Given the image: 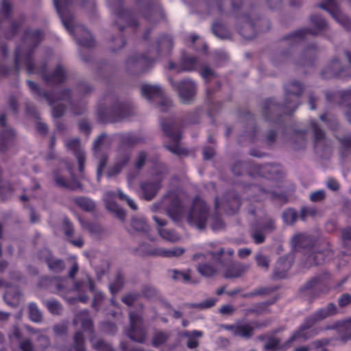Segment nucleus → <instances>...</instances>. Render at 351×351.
I'll list each match as a JSON object with an SVG mask.
<instances>
[{
	"label": "nucleus",
	"instance_id": "obj_1",
	"mask_svg": "<svg viewBox=\"0 0 351 351\" xmlns=\"http://www.w3.org/2000/svg\"><path fill=\"white\" fill-rule=\"evenodd\" d=\"M285 101L279 104L273 98L263 102L262 114L265 121L280 125L285 115L291 116L300 104V97L304 91V85L296 80H292L284 86Z\"/></svg>",
	"mask_w": 351,
	"mask_h": 351
},
{
	"label": "nucleus",
	"instance_id": "obj_2",
	"mask_svg": "<svg viewBox=\"0 0 351 351\" xmlns=\"http://www.w3.org/2000/svg\"><path fill=\"white\" fill-rule=\"evenodd\" d=\"M173 39L168 34H160L151 45L145 54L130 56L126 60V69L131 74L139 75L153 67L157 58L169 56L173 49Z\"/></svg>",
	"mask_w": 351,
	"mask_h": 351
},
{
	"label": "nucleus",
	"instance_id": "obj_3",
	"mask_svg": "<svg viewBox=\"0 0 351 351\" xmlns=\"http://www.w3.org/2000/svg\"><path fill=\"white\" fill-rule=\"evenodd\" d=\"M226 0H217V6L220 14H223V4ZM232 7V14L237 21L239 34L245 39L251 40L258 33L267 32L271 28L270 22L265 18H254V10L249 13L241 14L244 0H230Z\"/></svg>",
	"mask_w": 351,
	"mask_h": 351
},
{
	"label": "nucleus",
	"instance_id": "obj_4",
	"mask_svg": "<svg viewBox=\"0 0 351 351\" xmlns=\"http://www.w3.org/2000/svg\"><path fill=\"white\" fill-rule=\"evenodd\" d=\"M87 0H53V4L64 27L71 34L78 45L90 49L95 46L91 33L82 25L75 24V16L71 10L73 5L79 2L82 7Z\"/></svg>",
	"mask_w": 351,
	"mask_h": 351
},
{
	"label": "nucleus",
	"instance_id": "obj_5",
	"mask_svg": "<svg viewBox=\"0 0 351 351\" xmlns=\"http://www.w3.org/2000/svg\"><path fill=\"white\" fill-rule=\"evenodd\" d=\"M44 32L40 29H32L26 28L23 32L22 42L27 46L23 51L22 47L19 45L14 51V72L19 75L21 69L22 55L24 56V63L26 66L27 74H34L36 72V64L33 60L35 49L44 38Z\"/></svg>",
	"mask_w": 351,
	"mask_h": 351
},
{
	"label": "nucleus",
	"instance_id": "obj_6",
	"mask_svg": "<svg viewBox=\"0 0 351 351\" xmlns=\"http://www.w3.org/2000/svg\"><path fill=\"white\" fill-rule=\"evenodd\" d=\"M107 2L115 16L114 25L118 27L121 34L119 37L112 39L114 45L112 51H117L126 45L125 38L123 35L125 28L127 27L136 28L139 25L136 19L138 12L134 10L125 9L123 7L124 0H107Z\"/></svg>",
	"mask_w": 351,
	"mask_h": 351
},
{
	"label": "nucleus",
	"instance_id": "obj_7",
	"mask_svg": "<svg viewBox=\"0 0 351 351\" xmlns=\"http://www.w3.org/2000/svg\"><path fill=\"white\" fill-rule=\"evenodd\" d=\"M347 280L348 277H346L335 284L333 276L328 271H323L308 280L300 287V291L309 302H313L322 295L328 294L332 289L340 288Z\"/></svg>",
	"mask_w": 351,
	"mask_h": 351
},
{
	"label": "nucleus",
	"instance_id": "obj_8",
	"mask_svg": "<svg viewBox=\"0 0 351 351\" xmlns=\"http://www.w3.org/2000/svg\"><path fill=\"white\" fill-rule=\"evenodd\" d=\"M247 173L253 178L260 177L267 180L278 181L284 177L282 167L277 164L258 165L250 161L235 162L232 167V171L235 176Z\"/></svg>",
	"mask_w": 351,
	"mask_h": 351
},
{
	"label": "nucleus",
	"instance_id": "obj_9",
	"mask_svg": "<svg viewBox=\"0 0 351 351\" xmlns=\"http://www.w3.org/2000/svg\"><path fill=\"white\" fill-rule=\"evenodd\" d=\"M160 126L165 135L171 143L165 145V147L178 156L186 155L187 150L180 145L182 139V125L174 119H161Z\"/></svg>",
	"mask_w": 351,
	"mask_h": 351
},
{
	"label": "nucleus",
	"instance_id": "obj_10",
	"mask_svg": "<svg viewBox=\"0 0 351 351\" xmlns=\"http://www.w3.org/2000/svg\"><path fill=\"white\" fill-rule=\"evenodd\" d=\"M132 113L133 108L129 103L117 101L110 108L99 105L97 117L101 123H115L130 117Z\"/></svg>",
	"mask_w": 351,
	"mask_h": 351
},
{
	"label": "nucleus",
	"instance_id": "obj_11",
	"mask_svg": "<svg viewBox=\"0 0 351 351\" xmlns=\"http://www.w3.org/2000/svg\"><path fill=\"white\" fill-rule=\"evenodd\" d=\"M310 20L313 28L304 27L298 29L285 36L283 40L287 41L291 47H293L302 40L306 35H317L327 27L328 25L326 20L319 15H311Z\"/></svg>",
	"mask_w": 351,
	"mask_h": 351
},
{
	"label": "nucleus",
	"instance_id": "obj_12",
	"mask_svg": "<svg viewBox=\"0 0 351 351\" xmlns=\"http://www.w3.org/2000/svg\"><path fill=\"white\" fill-rule=\"evenodd\" d=\"M141 15L150 23H158L165 19V14L159 0H136Z\"/></svg>",
	"mask_w": 351,
	"mask_h": 351
},
{
	"label": "nucleus",
	"instance_id": "obj_13",
	"mask_svg": "<svg viewBox=\"0 0 351 351\" xmlns=\"http://www.w3.org/2000/svg\"><path fill=\"white\" fill-rule=\"evenodd\" d=\"M26 82L32 94L35 96L36 99L44 98L49 105H52L59 100L71 101L72 90L70 88H64L56 94L41 88L37 83L30 80H27Z\"/></svg>",
	"mask_w": 351,
	"mask_h": 351
},
{
	"label": "nucleus",
	"instance_id": "obj_14",
	"mask_svg": "<svg viewBox=\"0 0 351 351\" xmlns=\"http://www.w3.org/2000/svg\"><path fill=\"white\" fill-rule=\"evenodd\" d=\"M224 249L221 248L218 252H213V259L224 269L223 276L225 278H235L241 276L250 267L248 265L239 262H233L230 259L222 260Z\"/></svg>",
	"mask_w": 351,
	"mask_h": 351
},
{
	"label": "nucleus",
	"instance_id": "obj_15",
	"mask_svg": "<svg viewBox=\"0 0 351 351\" xmlns=\"http://www.w3.org/2000/svg\"><path fill=\"white\" fill-rule=\"evenodd\" d=\"M162 170L156 173V180L154 181L144 180L140 182V195L146 201L153 199L162 187L164 174L167 171L166 165L160 162L156 165Z\"/></svg>",
	"mask_w": 351,
	"mask_h": 351
},
{
	"label": "nucleus",
	"instance_id": "obj_16",
	"mask_svg": "<svg viewBox=\"0 0 351 351\" xmlns=\"http://www.w3.org/2000/svg\"><path fill=\"white\" fill-rule=\"evenodd\" d=\"M345 54L350 63V66H342L340 60L337 58H335L322 71L321 75L323 78H337L345 80L348 77H351V52L346 51Z\"/></svg>",
	"mask_w": 351,
	"mask_h": 351
},
{
	"label": "nucleus",
	"instance_id": "obj_17",
	"mask_svg": "<svg viewBox=\"0 0 351 351\" xmlns=\"http://www.w3.org/2000/svg\"><path fill=\"white\" fill-rule=\"evenodd\" d=\"M47 63L44 62L40 66H36V72L40 75L42 80L47 86L62 84L67 80V73L65 68L60 64H58L51 73L47 72Z\"/></svg>",
	"mask_w": 351,
	"mask_h": 351
},
{
	"label": "nucleus",
	"instance_id": "obj_18",
	"mask_svg": "<svg viewBox=\"0 0 351 351\" xmlns=\"http://www.w3.org/2000/svg\"><path fill=\"white\" fill-rule=\"evenodd\" d=\"M246 192H252L248 196V200L253 203H260L270 196L271 200L278 199L285 204L288 201L287 196L285 193H277L270 191L262 186L257 184H250L246 187Z\"/></svg>",
	"mask_w": 351,
	"mask_h": 351
},
{
	"label": "nucleus",
	"instance_id": "obj_19",
	"mask_svg": "<svg viewBox=\"0 0 351 351\" xmlns=\"http://www.w3.org/2000/svg\"><path fill=\"white\" fill-rule=\"evenodd\" d=\"M334 253L330 249L329 243L324 242L322 243V247H315L310 252L303 261V266L308 268L313 266L322 265L327 261L332 258Z\"/></svg>",
	"mask_w": 351,
	"mask_h": 351
},
{
	"label": "nucleus",
	"instance_id": "obj_20",
	"mask_svg": "<svg viewBox=\"0 0 351 351\" xmlns=\"http://www.w3.org/2000/svg\"><path fill=\"white\" fill-rule=\"evenodd\" d=\"M241 204L239 195L234 191H229L225 193L221 199L215 198V208L216 210L223 208L227 214L233 215L239 210Z\"/></svg>",
	"mask_w": 351,
	"mask_h": 351
},
{
	"label": "nucleus",
	"instance_id": "obj_21",
	"mask_svg": "<svg viewBox=\"0 0 351 351\" xmlns=\"http://www.w3.org/2000/svg\"><path fill=\"white\" fill-rule=\"evenodd\" d=\"M129 317L130 328L127 332V335L134 341L143 343L146 338L147 331L143 325L142 316L136 312H130Z\"/></svg>",
	"mask_w": 351,
	"mask_h": 351
},
{
	"label": "nucleus",
	"instance_id": "obj_22",
	"mask_svg": "<svg viewBox=\"0 0 351 351\" xmlns=\"http://www.w3.org/2000/svg\"><path fill=\"white\" fill-rule=\"evenodd\" d=\"M12 6L8 0H2L1 12L3 14L5 19L8 20L10 27L8 30L4 32V36L6 39H12L17 34L19 29L25 21L23 15H21L18 21L14 20L11 17Z\"/></svg>",
	"mask_w": 351,
	"mask_h": 351
},
{
	"label": "nucleus",
	"instance_id": "obj_23",
	"mask_svg": "<svg viewBox=\"0 0 351 351\" xmlns=\"http://www.w3.org/2000/svg\"><path fill=\"white\" fill-rule=\"evenodd\" d=\"M318 7L328 12L348 32H351V19L343 14L335 0H324Z\"/></svg>",
	"mask_w": 351,
	"mask_h": 351
},
{
	"label": "nucleus",
	"instance_id": "obj_24",
	"mask_svg": "<svg viewBox=\"0 0 351 351\" xmlns=\"http://www.w3.org/2000/svg\"><path fill=\"white\" fill-rule=\"evenodd\" d=\"M141 89L142 96L147 100H151L154 98L161 99L160 106L162 112L167 111L171 106V101L165 97L164 92L160 86L143 84Z\"/></svg>",
	"mask_w": 351,
	"mask_h": 351
},
{
	"label": "nucleus",
	"instance_id": "obj_25",
	"mask_svg": "<svg viewBox=\"0 0 351 351\" xmlns=\"http://www.w3.org/2000/svg\"><path fill=\"white\" fill-rule=\"evenodd\" d=\"M294 250L306 256L315 247L314 237L303 233L294 235L291 239Z\"/></svg>",
	"mask_w": 351,
	"mask_h": 351
},
{
	"label": "nucleus",
	"instance_id": "obj_26",
	"mask_svg": "<svg viewBox=\"0 0 351 351\" xmlns=\"http://www.w3.org/2000/svg\"><path fill=\"white\" fill-rule=\"evenodd\" d=\"M169 82L174 90L178 91L182 103L189 104L195 95V84L189 80H184L180 82H174L169 79Z\"/></svg>",
	"mask_w": 351,
	"mask_h": 351
},
{
	"label": "nucleus",
	"instance_id": "obj_27",
	"mask_svg": "<svg viewBox=\"0 0 351 351\" xmlns=\"http://www.w3.org/2000/svg\"><path fill=\"white\" fill-rule=\"evenodd\" d=\"M164 199H169L167 208L169 217L176 223L180 222L185 212V208L179 197L173 193H169L165 197Z\"/></svg>",
	"mask_w": 351,
	"mask_h": 351
},
{
	"label": "nucleus",
	"instance_id": "obj_28",
	"mask_svg": "<svg viewBox=\"0 0 351 351\" xmlns=\"http://www.w3.org/2000/svg\"><path fill=\"white\" fill-rule=\"evenodd\" d=\"M85 288H88L89 291L92 293H94L95 291V282L89 276H87L85 280H80L75 282L74 289L79 292V296L77 298H70L69 302L74 304L75 301H80L82 303H86L88 300V296L82 292Z\"/></svg>",
	"mask_w": 351,
	"mask_h": 351
},
{
	"label": "nucleus",
	"instance_id": "obj_29",
	"mask_svg": "<svg viewBox=\"0 0 351 351\" xmlns=\"http://www.w3.org/2000/svg\"><path fill=\"white\" fill-rule=\"evenodd\" d=\"M38 255V258L47 265L51 271L60 273L64 269L65 265L63 260L54 257L49 249H41Z\"/></svg>",
	"mask_w": 351,
	"mask_h": 351
},
{
	"label": "nucleus",
	"instance_id": "obj_30",
	"mask_svg": "<svg viewBox=\"0 0 351 351\" xmlns=\"http://www.w3.org/2000/svg\"><path fill=\"white\" fill-rule=\"evenodd\" d=\"M324 330H325L324 328L322 327L315 328L311 330H308L300 325L298 329L295 330L286 341L285 346L289 347L294 341L298 340L306 341Z\"/></svg>",
	"mask_w": 351,
	"mask_h": 351
},
{
	"label": "nucleus",
	"instance_id": "obj_31",
	"mask_svg": "<svg viewBox=\"0 0 351 351\" xmlns=\"http://www.w3.org/2000/svg\"><path fill=\"white\" fill-rule=\"evenodd\" d=\"M73 322L74 325L80 323L82 330L89 335L90 341L92 342L95 335V330L89 312L87 310L80 311L75 315Z\"/></svg>",
	"mask_w": 351,
	"mask_h": 351
},
{
	"label": "nucleus",
	"instance_id": "obj_32",
	"mask_svg": "<svg viewBox=\"0 0 351 351\" xmlns=\"http://www.w3.org/2000/svg\"><path fill=\"white\" fill-rule=\"evenodd\" d=\"M324 330H336L340 335V340L343 342H347L351 340V317L337 321L333 325H327L324 327Z\"/></svg>",
	"mask_w": 351,
	"mask_h": 351
},
{
	"label": "nucleus",
	"instance_id": "obj_33",
	"mask_svg": "<svg viewBox=\"0 0 351 351\" xmlns=\"http://www.w3.org/2000/svg\"><path fill=\"white\" fill-rule=\"evenodd\" d=\"M293 265V258L291 256H282L276 263L273 278L283 279L288 276L289 270Z\"/></svg>",
	"mask_w": 351,
	"mask_h": 351
},
{
	"label": "nucleus",
	"instance_id": "obj_34",
	"mask_svg": "<svg viewBox=\"0 0 351 351\" xmlns=\"http://www.w3.org/2000/svg\"><path fill=\"white\" fill-rule=\"evenodd\" d=\"M197 62V58L188 56L186 52L182 53L179 64L170 62L169 69H176L178 71H190L194 70Z\"/></svg>",
	"mask_w": 351,
	"mask_h": 351
},
{
	"label": "nucleus",
	"instance_id": "obj_35",
	"mask_svg": "<svg viewBox=\"0 0 351 351\" xmlns=\"http://www.w3.org/2000/svg\"><path fill=\"white\" fill-rule=\"evenodd\" d=\"M338 96L343 101H350L347 105L348 110L346 112V117L348 121L351 123V87L347 90H343L338 92L328 91L326 93V98L328 102H333L335 97Z\"/></svg>",
	"mask_w": 351,
	"mask_h": 351
},
{
	"label": "nucleus",
	"instance_id": "obj_36",
	"mask_svg": "<svg viewBox=\"0 0 351 351\" xmlns=\"http://www.w3.org/2000/svg\"><path fill=\"white\" fill-rule=\"evenodd\" d=\"M72 179L71 180H67L62 176L58 174L57 171L53 172V180L56 184L63 189H67L71 190H76L82 187V184L74 178V176L71 172Z\"/></svg>",
	"mask_w": 351,
	"mask_h": 351
},
{
	"label": "nucleus",
	"instance_id": "obj_37",
	"mask_svg": "<svg viewBox=\"0 0 351 351\" xmlns=\"http://www.w3.org/2000/svg\"><path fill=\"white\" fill-rule=\"evenodd\" d=\"M63 229L68 241L73 245L82 247L84 245V240L82 237H78L77 239H73L74 228L73 223L68 218H64L63 220Z\"/></svg>",
	"mask_w": 351,
	"mask_h": 351
},
{
	"label": "nucleus",
	"instance_id": "obj_38",
	"mask_svg": "<svg viewBox=\"0 0 351 351\" xmlns=\"http://www.w3.org/2000/svg\"><path fill=\"white\" fill-rule=\"evenodd\" d=\"M211 252L209 253L211 262L209 263L199 265V273L206 277H211L217 274L219 270L222 269V267L216 262L213 257Z\"/></svg>",
	"mask_w": 351,
	"mask_h": 351
},
{
	"label": "nucleus",
	"instance_id": "obj_39",
	"mask_svg": "<svg viewBox=\"0 0 351 351\" xmlns=\"http://www.w3.org/2000/svg\"><path fill=\"white\" fill-rule=\"evenodd\" d=\"M314 313L319 321L321 322L328 317L337 315L339 311L335 303L329 302L326 306L318 308Z\"/></svg>",
	"mask_w": 351,
	"mask_h": 351
},
{
	"label": "nucleus",
	"instance_id": "obj_40",
	"mask_svg": "<svg viewBox=\"0 0 351 351\" xmlns=\"http://www.w3.org/2000/svg\"><path fill=\"white\" fill-rule=\"evenodd\" d=\"M15 132L10 128L5 129L0 132V152H5L14 141Z\"/></svg>",
	"mask_w": 351,
	"mask_h": 351
},
{
	"label": "nucleus",
	"instance_id": "obj_41",
	"mask_svg": "<svg viewBox=\"0 0 351 351\" xmlns=\"http://www.w3.org/2000/svg\"><path fill=\"white\" fill-rule=\"evenodd\" d=\"M292 147L295 150L304 149L307 144L306 131L295 130L292 136Z\"/></svg>",
	"mask_w": 351,
	"mask_h": 351
},
{
	"label": "nucleus",
	"instance_id": "obj_42",
	"mask_svg": "<svg viewBox=\"0 0 351 351\" xmlns=\"http://www.w3.org/2000/svg\"><path fill=\"white\" fill-rule=\"evenodd\" d=\"M243 118H245L247 121L252 122L253 126L251 131H245L244 134L241 135L239 141H242L243 137H247L250 141V143H254L256 139V134L258 132V128L254 125V115L251 113L250 111H247L241 115Z\"/></svg>",
	"mask_w": 351,
	"mask_h": 351
},
{
	"label": "nucleus",
	"instance_id": "obj_43",
	"mask_svg": "<svg viewBox=\"0 0 351 351\" xmlns=\"http://www.w3.org/2000/svg\"><path fill=\"white\" fill-rule=\"evenodd\" d=\"M185 250L182 247H173L172 249H165L161 247L160 249L155 250L152 252V254L159 255L162 257H178L184 253Z\"/></svg>",
	"mask_w": 351,
	"mask_h": 351
},
{
	"label": "nucleus",
	"instance_id": "obj_44",
	"mask_svg": "<svg viewBox=\"0 0 351 351\" xmlns=\"http://www.w3.org/2000/svg\"><path fill=\"white\" fill-rule=\"evenodd\" d=\"M253 224L265 232H271L276 228L275 220L267 216L264 217L262 219H257Z\"/></svg>",
	"mask_w": 351,
	"mask_h": 351
},
{
	"label": "nucleus",
	"instance_id": "obj_45",
	"mask_svg": "<svg viewBox=\"0 0 351 351\" xmlns=\"http://www.w3.org/2000/svg\"><path fill=\"white\" fill-rule=\"evenodd\" d=\"M120 139L123 145L130 147L145 142V139L143 137L134 133L122 134L120 135Z\"/></svg>",
	"mask_w": 351,
	"mask_h": 351
},
{
	"label": "nucleus",
	"instance_id": "obj_46",
	"mask_svg": "<svg viewBox=\"0 0 351 351\" xmlns=\"http://www.w3.org/2000/svg\"><path fill=\"white\" fill-rule=\"evenodd\" d=\"M311 127L314 133V147L317 151L319 143L324 142L325 140V132L319 127L315 120L311 121Z\"/></svg>",
	"mask_w": 351,
	"mask_h": 351
},
{
	"label": "nucleus",
	"instance_id": "obj_47",
	"mask_svg": "<svg viewBox=\"0 0 351 351\" xmlns=\"http://www.w3.org/2000/svg\"><path fill=\"white\" fill-rule=\"evenodd\" d=\"M130 160L129 154H125L120 158V160L116 162L112 167H111L108 172L109 176H114L119 173L121 170L125 167Z\"/></svg>",
	"mask_w": 351,
	"mask_h": 351
},
{
	"label": "nucleus",
	"instance_id": "obj_48",
	"mask_svg": "<svg viewBox=\"0 0 351 351\" xmlns=\"http://www.w3.org/2000/svg\"><path fill=\"white\" fill-rule=\"evenodd\" d=\"M287 346L280 345V339L277 337H268L267 342L263 346V350L265 351H278L283 350Z\"/></svg>",
	"mask_w": 351,
	"mask_h": 351
},
{
	"label": "nucleus",
	"instance_id": "obj_49",
	"mask_svg": "<svg viewBox=\"0 0 351 351\" xmlns=\"http://www.w3.org/2000/svg\"><path fill=\"white\" fill-rule=\"evenodd\" d=\"M130 226L132 228L138 232L148 233L149 226L146 221L141 218L133 217L131 219Z\"/></svg>",
	"mask_w": 351,
	"mask_h": 351
},
{
	"label": "nucleus",
	"instance_id": "obj_50",
	"mask_svg": "<svg viewBox=\"0 0 351 351\" xmlns=\"http://www.w3.org/2000/svg\"><path fill=\"white\" fill-rule=\"evenodd\" d=\"M28 315L29 319L33 322L40 323L43 320L42 313L35 302H30L29 304Z\"/></svg>",
	"mask_w": 351,
	"mask_h": 351
},
{
	"label": "nucleus",
	"instance_id": "obj_51",
	"mask_svg": "<svg viewBox=\"0 0 351 351\" xmlns=\"http://www.w3.org/2000/svg\"><path fill=\"white\" fill-rule=\"evenodd\" d=\"M74 203L82 210L91 212L95 208V202L89 198L84 197H77L74 199Z\"/></svg>",
	"mask_w": 351,
	"mask_h": 351
},
{
	"label": "nucleus",
	"instance_id": "obj_52",
	"mask_svg": "<svg viewBox=\"0 0 351 351\" xmlns=\"http://www.w3.org/2000/svg\"><path fill=\"white\" fill-rule=\"evenodd\" d=\"M215 90H213L212 88L207 87L206 88V95L208 102L209 103V110L208 114L210 117H213L215 113L219 112L222 108V103L220 101L213 102L210 101L212 98V94Z\"/></svg>",
	"mask_w": 351,
	"mask_h": 351
},
{
	"label": "nucleus",
	"instance_id": "obj_53",
	"mask_svg": "<svg viewBox=\"0 0 351 351\" xmlns=\"http://www.w3.org/2000/svg\"><path fill=\"white\" fill-rule=\"evenodd\" d=\"M254 333V328L249 324L237 325V330H235L234 336L241 337L245 339H250Z\"/></svg>",
	"mask_w": 351,
	"mask_h": 351
},
{
	"label": "nucleus",
	"instance_id": "obj_54",
	"mask_svg": "<svg viewBox=\"0 0 351 351\" xmlns=\"http://www.w3.org/2000/svg\"><path fill=\"white\" fill-rule=\"evenodd\" d=\"M197 195L193 198V204L188 212L187 222L191 226L197 227Z\"/></svg>",
	"mask_w": 351,
	"mask_h": 351
},
{
	"label": "nucleus",
	"instance_id": "obj_55",
	"mask_svg": "<svg viewBox=\"0 0 351 351\" xmlns=\"http://www.w3.org/2000/svg\"><path fill=\"white\" fill-rule=\"evenodd\" d=\"M106 207L110 212L115 214L116 217L120 220L123 221L125 217V211L114 201H107L106 202Z\"/></svg>",
	"mask_w": 351,
	"mask_h": 351
},
{
	"label": "nucleus",
	"instance_id": "obj_56",
	"mask_svg": "<svg viewBox=\"0 0 351 351\" xmlns=\"http://www.w3.org/2000/svg\"><path fill=\"white\" fill-rule=\"evenodd\" d=\"M278 287H263L254 289L253 291L243 295V298H252L258 295H269L278 289Z\"/></svg>",
	"mask_w": 351,
	"mask_h": 351
},
{
	"label": "nucleus",
	"instance_id": "obj_57",
	"mask_svg": "<svg viewBox=\"0 0 351 351\" xmlns=\"http://www.w3.org/2000/svg\"><path fill=\"white\" fill-rule=\"evenodd\" d=\"M158 232L162 239L171 242H176L180 239V234L173 230L160 228Z\"/></svg>",
	"mask_w": 351,
	"mask_h": 351
},
{
	"label": "nucleus",
	"instance_id": "obj_58",
	"mask_svg": "<svg viewBox=\"0 0 351 351\" xmlns=\"http://www.w3.org/2000/svg\"><path fill=\"white\" fill-rule=\"evenodd\" d=\"M65 146L69 150L72 152L75 157H77L80 154H85L81 149L80 140L78 138L69 139L65 143Z\"/></svg>",
	"mask_w": 351,
	"mask_h": 351
},
{
	"label": "nucleus",
	"instance_id": "obj_59",
	"mask_svg": "<svg viewBox=\"0 0 351 351\" xmlns=\"http://www.w3.org/2000/svg\"><path fill=\"white\" fill-rule=\"evenodd\" d=\"M278 300V297L276 296L271 299L267 300L265 302L257 303L254 308L248 309V312L250 313H263L267 307L274 304Z\"/></svg>",
	"mask_w": 351,
	"mask_h": 351
},
{
	"label": "nucleus",
	"instance_id": "obj_60",
	"mask_svg": "<svg viewBox=\"0 0 351 351\" xmlns=\"http://www.w3.org/2000/svg\"><path fill=\"white\" fill-rule=\"evenodd\" d=\"M342 242L343 247L346 249L345 254L351 255V228L346 227L342 230Z\"/></svg>",
	"mask_w": 351,
	"mask_h": 351
},
{
	"label": "nucleus",
	"instance_id": "obj_61",
	"mask_svg": "<svg viewBox=\"0 0 351 351\" xmlns=\"http://www.w3.org/2000/svg\"><path fill=\"white\" fill-rule=\"evenodd\" d=\"M124 285V278L121 271L117 272L114 281L109 285V289L112 294L117 293L120 291Z\"/></svg>",
	"mask_w": 351,
	"mask_h": 351
},
{
	"label": "nucleus",
	"instance_id": "obj_62",
	"mask_svg": "<svg viewBox=\"0 0 351 351\" xmlns=\"http://www.w3.org/2000/svg\"><path fill=\"white\" fill-rule=\"evenodd\" d=\"M298 217L297 210L293 208H289L284 210L282 213V219L288 225L294 223Z\"/></svg>",
	"mask_w": 351,
	"mask_h": 351
},
{
	"label": "nucleus",
	"instance_id": "obj_63",
	"mask_svg": "<svg viewBox=\"0 0 351 351\" xmlns=\"http://www.w3.org/2000/svg\"><path fill=\"white\" fill-rule=\"evenodd\" d=\"M265 232L259 229L258 226L254 224H252L250 236L253 239L256 244H261L264 243L265 240Z\"/></svg>",
	"mask_w": 351,
	"mask_h": 351
},
{
	"label": "nucleus",
	"instance_id": "obj_64",
	"mask_svg": "<svg viewBox=\"0 0 351 351\" xmlns=\"http://www.w3.org/2000/svg\"><path fill=\"white\" fill-rule=\"evenodd\" d=\"M75 351H86L85 339L82 331H77L73 337Z\"/></svg>",
	"mask_w": 351,
	"mask_h": 351
}]
</instances>
